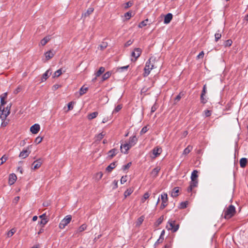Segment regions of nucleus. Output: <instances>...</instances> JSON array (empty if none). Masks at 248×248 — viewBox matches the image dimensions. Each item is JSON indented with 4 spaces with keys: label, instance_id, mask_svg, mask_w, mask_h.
<instances>
[{
    "label": "nucleus",
    "instance_id": "obj_52",
    "mask_svg": "<svg viewBox=\"0 0 248 248\" xmlns=\"http://www.w3.org/2000/svg\"><path fill=\"white\" fill-rule=\"evenodd\" d=\"M5 99H4L3 97H0V111H1L2 107L5 105L6 103V102L5 101Z\"/></svg>",
    "mask_w": 248,
    "mask_h": 248
},
{
    "label": "nucleus",
    "instance_id": "obj_56",
    "mask_svg": "<svg viewBox=\"0 0 248 248\" xmlns=\"http://www.w3.org/2000/svg\"><path fill=\"white\" fill-rule=\"evenodd\" d=\"M149 196L150 195L148 192H146L145 193H144L143 195V199H142V202H144L145 200L149 198Z\"/></svg>",
    "mask_w": 248,
    "mask_h": 248
},
{
    "label": "nucleus",
    "instance_id": "obj_17",
    "mask_svg": "<svg viewBox=\"0 0 248 248\" xmlns=\"http://www.w3.org/2000/svg\"><path fill=\"white\" fill-rule=\"evenodd\" d=\"M93 11L94 8L93 7H89L86 12L82 14V18L83 17H86L89 16V15H91L93 12Z\"/></svg>",
    "mask_w": 248,
    "mask_h": 248
},
{
    "label": "nucleus",
    "instance_id": "obj_12",
    "mask_svg": "<svg viewBox=\"0 0 248 248\" xmlns=\"http://www.w3.org/2000/svg\"><path fill=\"white\" fill-rule=\"evenodd\" d=\"M138 141V139L137 138L136 136H133L132 137H130L129 139V141L127 142L129 145L130 146L133 147L134 146L137 142Z\"/></svg>",
    "mask_w": 248,
    "mask_h": 248
},
{
    "label": "nucleus",
    "instance_id": "obj_53",
    "mask_svg": "<svg viewBox=\"0 0 248 248\" xmlns=\"http://www.w3.org/2000/svg\"><path fill=\"white\" fill-rule=\"evenodd\" d=\"M122 105H118V106H117L115 107V109H114L113 113L118 112L122 109Z\"/></svg>",
    "mask_w": 248,
    "mask_h": 248
},
{
    "label": "nucleus",
    "instance_id": "obj_34",
    "mask_svg": "<svg viewBox=\"0 0 248 248\" xmlns=\"http://www.w3.org/2000/svg\"><path fill=\"white\" fill-rule=\"evenodd\" d=\"M198 180H191L190 183V186H192V187L194 188L195 187H197L198 186Z\"/></svg>",
    "mask_w": 248,
    "mask_h": 248
},
{
    "label": "nucleus",
    "instance_id": "obj_62",
    "mask_svg": "<svg viewBox=\"0 0 248 248\" xmlns=\"http://www.w3.org/2000/svg\"><path fill=\"white\" fill-rule=\"evenodd\" d=\"M204 114L206 117H209L211 115V112L209 110H206L204 111Z\"/></svg>",
    "mask_w": 248,
    "mask_h": 248
},
{
    "label": "nucleus",
    "instance_id": "obj_9",
    "mask_svg": "<svg viewBox=\"0 0 248 248\" xmlns=\"http://www.w3.org/2000/svg\"><path fill=\"white\" fill-rule=\"evenodd\" d=\"M142 50L140 48H136L134 49V51H133L131 53V56L135 58L136 60L141 55Z\"/></svg>",
    "mask_w": 248,
    "mask_h": 248
},
{
    "label": "nucleus",
    "instance_id": "obj_26",
    "mask_svg": "<svg viewBox=\"0 0 248 248\" xmlns=\"http://www.w3.org/2000/svg\"><path fill=\"white\" fill-rule=\"evenodd\" d=\"M165 234V230H163L161 232L160 235L159 236V239L155 242V245H156L158 243H162L164 240V235Z\"/></svg>",
    "mask_w": 248,
    "mask_h": 248
},
{
    "label": "nucleus",
    "instance_id": "obj_23",
    "mask_svg": "<svg viewBox=\"0 0 248 248\" xmlns=\"http://www.w3.org/2000/svg\"><path fill=\"white\" fill-rule=\"evenodd\" d=\"M247 159L246 158H242L240 160V166L241 168H245L247 164Z\"/></svg>",
    "mask_w": 248,
    "mask_h": 248
},
{
    "label": "nucleus",
    "instance_id": "obj_29",
    "mask_svg": "<svg viewBox=\"0 0 248 248\" xmlns=\"http://www.w3.org/2000/svg\"><path fill=\"white\" fill-rule=\"evenodd\" d=\"M88 90V88L85 86H83L79 90V93L80 95H82L85 93Z\"/></svg>",
    "mask_w": 248,
    "mask_h": 248
},
{
    "label": "nucleus",
    "instance_id": "obj_54",
    "mask_svg": "<svg viewBox=\"0 0 248 248\" xmlns=\"http://www.w3.org/2000/svg\"><path fill=\"white\" fill-rule=\"evenodd\" d=\"M131 164V162H129L126 165H124L122 168L123 170H128L130 167Z\"/></svg>",
    "mask_w": 248,
    "mask_h": 248
},
{
    "label": "nucleus",
    "instance_id": "obj_31",
    "mask_svg": "<svg viewBox=\"0 0 248 248\" xmlns=\"http://www.w3.org/2000/svg\"><path fill=\"white\" fill-rule=\"evenodd\" d=\"M98 112L96 111L90 113L88 115V118L89 120H92V119L96 118L97 117V116L98 115Z\"/></svg>",
    "mask_w": 248,
    "mask_h": 248
},
{
    "label": "nucleus",
    "instance_id": "obj_3",
    "mask_svg": "<svg viewBox=\"0 0 248 248\" xmlns=\"http://www.w3.org/2000/svg\"><path fill=\"white\" fill-rule=\"evenodd\" d=\"M11 106V104H10L5 108H3L2 109H1V111H0V118L2 121L4 120L9 115Z\"/></svg>",
    "mask_w": 248,
    "mask_h": 248
},
{
    "label": "nucleus",
    "instance_id": "obj_58",
    "mask_svg": "<svg viewBox=\"0 0 248 248\" xmlns=\"http://www.w3.org/2000/svg\"><path fill=\"white\" fill-rule=\"evenodd\" d=\"M42 139H43V138H42V137H37L35 139L34 142H35L36 144H39V143H40L42 141Z\"/></svg>",
    "mask_w": 248,
    "mask_h": 248
},
{
    "label": "nucleus",
    "instance_id": "obj_25",
    "mask_svg": "<svg viewBox=\"0 0 248 248\" xmlns=\"http://www.w3.org/2000/svg\"><path fill=\"white\" fill-rule=\"evenodd\" d=\"M198 171L197 170H194L191 175V180H198Z\"/></svg>",
    "mask_w": 248,
    "mask_h": 248
},
{
    "label": "nucleus",
    "instance_id": "obj_49",
    "mask_svg": "<svg viewBox=\"0 0 248 248\" xmlns=\"http://www.w3.org/2000/svg\"><path fill=\"white\" fill-rule=\"evenodd\" d=\"M133 4V1H129L124 4V8L125 9H127L129 7H130L131 6H132Z\"/></svg>",
    "mask_w": 248,
    "mask_h": 248
},
{
    "label": "nucleus",
    "instance_id": "obj_6",
    "mask_svg": "<svg viewBox=\"0 0 248 248\" xmlns=\"http://www.w3.org/2000/svg\"><path fill=\"white\" fill-rule=\"evenodd\" d=\"M162 203L160 206V209H163L167 205L168 195L166 193H163L161 196Z\"/></svg>",
    "mask_w": 248,
    "mask_h": 248
},
{
    "label": "nucleus",
    "instance_id": "obj_10",
    "mask_svg": "<svg viewBox=\"0 0 248 248\" xmlns=\"http://www.w3.org/2000/svg\"><path fill=\"white\" fill-rule=\"evenodd\" d=\"M40 129V126L38 124H34L30 128L31 132L34 134H36L38 133Z\"/></svg>",
    "mask_w": 248,
    "mask_h": 248
},
{
    "label": "nucleus",
    "instance_id": "obj_8",
    "mask_svg": "<svg viewBox=\"0 0 248 248\" xmlns=\"http://www.w3.org/2000/svg\"><path fill=\"white\" fill-rule=\"evenodd\" d=\"M29 148L30 147L28 146L26 149H24L23 151L20 152L19 157L22 158H25L28 157L31 153V151H30Z\"/></svg>",
    "mask_w": 248,
    "mask_h": 248
},
{
    "label": "nucleus",
    "instance_id": "obj_38",
    "mask_svg": "<svg viewBox=\"0 0 248 248\" xmlns=\"http://www.w3.org/2000/svg\"><path fill=\"white\" fill-rule=\"evenodd\" d=\"M163 219H164V216H161L160 217H159L158 218V219L156 221L155 225L156 226L160 225L162 223Z\"/></svg>",
    "mask_w": 248,
    "mask_h": 248
},
{
    "label": "nucleus",
    "instance_id": "obj_64",
    "mask_svg": "<svg viewBox=\"0 0 248 248\" xmlns=\"http://www.w3.org/2000/svg\"><path fill=\"white\" fill-rule=\"evenodd\" d=\"M19 199L20 197L19 196L16 197L13 200V202L16 204L18 202Z\"/></svg>",
    "mask_w": 248,
    "mask_h": 248
},
{
    "label": "nucleus",
    "instance_id": "obj_30",
    "mask_svg": "<svg viewBox=\"0 0 248 248\" xmlns=\"http://www.w3.org/2000/svg\"><path fill=\"white\" fill-rule=\"evenodd\" d=\"M108 46V43L105 42H103L100 44L98 46V48L99 49L101 50H103L104 49H105Z\"/></svg>",
    "mask_w": 248,
    "mask_h": 248
},
{
    "label": "nucleus",
    "instance_id": "obj_36",
    "mask_svg": "<svg viewBox=\"0 0 248 248\" xmlns=\"http://www.w3.org/2000/svg\"><path fill=\"white\" fill-rule=\"evenodd\" d=\"M144 219L143 216H141L138 219V221L136 223V226H140L143 222Z\"/></svg>",
    "mask_w": 248,
    "mask_h": 248
},
{
    "label": "nucleus",
    "instance_id": "obj_55",
    "mask_svg": "<svg viewBox=\"0 0 248 248\" xmlns=\"http://www.w3.org/2000/svg\"><path fill=\"white\" fill-rule=\"evenodd\" d=\"M132 16V12H130V11H129L128 12H126V13H125L124 14V16L127 19H129Z\"/></svg>",
    "mask_w": 248,
    "mask_h": 248
},
{
    "label": "nucleus",
    "instance_id": "obj_20",
    "mask_svg": "<svg viewBox=\"0 0 248 248\" xmlns=\"http://www.w3.org/2000/svg\"><path fill=\"white\" fill-rule=\"evenodd\" d=\"M105 69L104 67H100L99 70L95 73V78L93 80H95L97 77H99L105 72Z\"/></svg>",
    "mask_w": 248,
    "mask_h": 248
},
{
    "label": "nucleus",
    "instance_id": "obj_46",
    "mask_svg": "<svg viewBox=\"0 0 248 248\" xmlns=\"http://www.w3.org/2000/svg\"><path fill=\"white\" fill-rule=\"evenodd\" d=\"M205 95V94H201L200 96L201 102L203 104H205L207 102V99L205 98H204Z\"/></svg>",
    "mask_w": 248,
    "mask_h": 248
},
{
    "label": "nucleus",
    "instance_id": "obj_42",
    "mask_svg": "<svg viewBox=\"0 0 248 248\" xmlns=\"http://www.w3.org/2000/svg\"><path fill=\"white\" fill-rule=\"evenodd\" d=\"M104 136L105 134H104L102 132L99 133L96 136V140H101L104 138Z\"/></svg>",
    "mask_w": 248,
    "mask_h": 248
},
{
    "label": "nucleus",
    "instance_id": "obj_16",
    "mask_svg": "<svg viewBox=\"0 0 248 248\" xmlns=\"http://www.w3.org/2000/svg\"><path fill=\"white\" fill-rule=\"evenodd\" d=\"M172 15L171 13L167 14L164 18V23L166 24H169L172 18Z\"/></svg>",
    "mask_w": 248,
    "mask_h": 248
},
{
    "label": "nucleus",
    "instance_id": "obj_13",
    "mask_svg": "<svg viewBox=\"0 0 248 248\" xmlns=\"http://www.w3.org/2000/svg\"><path fill=\"white\" fill-rule=\"evenodd\" d=\"M17 177L15 173H12L9 175V184L10 185H13L16 181Z\"/></svg>",
    "mask_w": 248,
    "mask_h": 248
},
{
    "label": "nucleus",
    "instance_id": "obj_27",
    "mask_svg": "<svg viewBox=\"0 0 248 248\" xmlns=\"http://www.w3.org/2000/svg\"><path fill=\"white\" fill-rule=\"evenodd\" d=\"M50 70H47L42 76V81L46 80L51 75V73L49 72Z\"/></svg>",
    "mask_w": 248,
    "mask_h": 248
},
{
    "label": "nucleus",
    "instance_id": "obj_60",
    "mask_svg": "<svg viewBox=\"0 0 248 248\" xmlns=\"http://www.w3.org/2000/svg\"><path fill=\"white\" fill-rule=\"evenodd\" d=\"M157 107L156 104H155L151 108V113H152L154 112L157 109Z\"/></svg>",
    "mask_w": 248,
    "mask_h": 248
},
{
    "label": "nucleus",
    "instance_id": "obj_50",
    "mask_svg": "<svg viewBox=\"0 0 248 248\" xmlns=\"http://www.w3.org/2000/svg\"><path fill=\"white\" fill-rule=\"evenodd\" d=\"M48 219H41V221L38 222V224L40 225H42V227H44V226L48 222Z\"/></svg>",
    "mask_w": 248,
    "mask_h": 248
},
{
    "label": "nucleus",
    "instance_id": "obj_51",
    "mask_svg": "<svg viewBox=\"0 0 248 248\" xmlns=\"http://www.w3.org/2000/svg\"><path fill=\"white\" fill-rule=\"evenodd\" d=\"M62 70L61 69L57 70L54 74L53 77H58L62 74Z\"/></svg>",
    "mask_w": 248,
    "mask_h": 248
},
{
    "label": "nucleus",
    "instance_id": "obj_37",
    "mask_svg": "<svg viewBox=\"0 0 248 248\" xmlns=\"http://www.w3.org/2000/svg\"><path fill=\"white\" fill-rule=\"evenodd\" d=\"M148 21V19H146L145 20H143L141 21L139 24V28H142L145 26L147 25V22Z\"/></svg>",
    "mask_w": 248,
    "mask_h": 248
},
{
    "label": "nucleus",
    "instance_id": "obj_35",
    "mask_svg": "<svg viewBox=\"0 0 248 248\" xmlns=\"http://www.w3.org/2000/svg\"><path fill=\"white\" fill-rule=\"evenodd\" d=\"M188 204V202L187 201H185V202H182L180 203L179 206V208L180 209H184V208H186V207H187V205Z\"/></svg>",
    "mask_w": 248,
    "mask_h": 248
},
{
    "label": "nucleus",
    "instance_id": "obj_48",
    "mask_svg": "<svg viewBox=\"0 0 248 248\" xmlns=\"http://www.w3.org/2000/svg\"><path fill=\"white\" fill-rule=\"evenodd\" d=\"M74 104H75V103L72 101L69 102L67 105V110H66V111H68L69 110L72 109L73 108V105Z\"/></svg>",
    "mask_w": 248,
    "mask_h": 248
},
{
    "label": "nucleus",
    "instance_id": "obj_32",
    "mask_svg": "<svg viewBox=\"0 0 248 248\" xmlns=\"http://www.w3.org/2000/svg\"><path fill=\"white\" fill-rule=\"evenodd\" d=\"M133 190H134L133 188H128L124 193L125 198L131 195L132 193L133 192Z\"/></svg>",
    "mask_w": 248,
    "mask_h": 248
},
{
    "label": "nucleus",
    "instance_id": "obj_28",
    "mask_svg": "<svg viewBox=\"0 0 248 248\" xmlns=\"http://www.w3.org/2000/svg\"><path fill=\"white\" fill-rule=\"evenodd\" d=\"M111 75V72L108 71L105 73L102 77V81H104L108 78Z\"/></svg>",
    "mask_w": 248,
    "mask_h": 248
},
{
    "label": "nucleus",
    "instance_id": "obj_43",
    "mask_svg": "<svg viewBox=\"0 0 248 248\" xmlns=\"http://www.w3.org/2000/svg\"><path fill=\"white\" fill-rule=\"evenodd\" d=\"M87 225L85 224H82L79 227H78V232H82L83 231L86 230Z\"/></svg>",
    "mask_w": 248,
    "mask_h": 248
},
{
    "label": "nucleus",
    "instance_id": "obj_14",
    "mask_svg": "<svg viewBox=\"0 0 248 248\" xmlns=\"http://www.w3.org/2000/svg\"><path fill=\"white\" fill-rule=\"evenodd\" d=\"M42 164V161L41 158H39L33 162L32 163L33 168L34 170L39 168Z\"/></svg>",
    "mask_w": 248,
    "mask_h": 248
},
{
    "label": "nucleus",
    "instance_id": "obj_57",
    "mask_svg": "<svg viewBox=\"0 0 248 248\" xmlns=\"http://www.w3.org/2000/svg\"><path fill=\"white\" fill-rule=\"evenodd\" d=\"M148 131V128L146 126H144L141 130L140 132V135H142Z\"/></svg>",
    "mask_w": 248,
    "mask_h": 248
},
{
    "label": "nucleus",
    "instance_id": "obj_47",
    "mask_svg": "<svg viewBox=\"0 0 248 248\" xmlns=\"http://www.w3.org/2000/svg\"><path fill=\"white\" fill-rule=\"evenodd\" d=\"M8 156L6 155H3L0 158V160L1 161V163H0V166L2 165L8 159Z\"/></svg>",
    "mask_w": 248,
    "mask_h": 248
},
{
    "label": "nucleus",
    "instance_id": "obj_24",
    "mask_svg": "<svg viewBox=\"0 0 248 248\" xmlns=\"http://www.w3.org/2000/svg\"><path fill=\"white\" fill-rule=\"evenodd\" d=\"M178 192H179V187H175L171 193V196L173 197H176L178 196Z\"/></svg>",
    "mask_w": 248,
    "mask_h": 248
},
{
    "label": "nucleus",
    "instance_id": "obj_33",
    "mask_svg": "<svg viewBox=\"0 0 248 248\" xmlns=\"http://www.w3.org/2000/svg\"><path fill=\"white\" fill-rule=\"evenodd\" d=\"M192 149V147L190 145H188L186 148H185L183 151L184 155H187L189 154Z\"/></svg>",
    "mask_w": 248,
    "mask_h": 248
},
{
    "label": "nucleus",
    "instance_id": "obj_39",
    "mask_svg": "<svg viewBox=\"0 0 248 248\" xmlns=\"http://www.w3.org/2000/svg\"><path fill=\"white\" fill-rule=\"evenodd\" d=\"M128 67H129V65L118 67L117 68V71L123 72L124 70H127Z\"/></svg>",
    "mask_w": 248,
    "mask_h": 248
},
{
    "label": "nucleus",
    "instance_id": "obj_1",
    "mask_svg": "<svg viewBox=\"0 0 248 248\" xmlns=\"http://www.w3.org/2000/svg\"><path fill=\"white\" fill-rule=\"evenodd\" d=\"M235 212V207L231 204L224 209L222 217L226 219H229L234 215Z\"/></svg>",
    "mask_w": 248,
    "mask_h": 248
},
{
    "label": "nucleus",
    "instance_id": "obj_22",
    "mask_svg": "<svg viewBox=\"0 0 248 248\" xmlns=\"http://www.w3.org/2000/svg\"><path fill=\"white\" fill-rule=\"evenodd\" d=\"M51 36L50 35L46 36L42 39L41 41V45L44 46L46 45L47 43L50 40Z\"/></svg>",
    "mask_w": 248,
    "mask_h": 248
},
{
    "label": "nucleus",
    "instance_id": "obj_41",
    "mask_svg": "<svg viewBox=\"0 0 248 248\" xmlns=\"http://www.w3.org/2000/svg\"><path fill=\"white\" fill-rule=\"evenodd\" d=\"M232 43V40L229 39L225 41L224 43V46L225 47L230 46Z\"/></svg>",
    "mask_w": 248,
    "mask_h": 248
},
{
    "label": "nucleus",
    "instance_id": "obj_11",
    "mask_svg": "<svg viewBox=\"0 0 248 248\" xmlns=\"http://www.w3.org/2000/svg\"><path fill=\"white\" fill-rule=\"evenodd\" d=\"M118 153V149L116 148H113L110 151H109L108 153V158H109L110 159L112 158L114 156H115Z\"/></svg>",
    "mask_w": 248,
    "mask_h": 248
},
{
    "label": "nucleus",
    "instance_id": "obj_2",
    "mask_svg": "<svg viewBox=\"0 0 248 248\" xmlns=\"http://www.w3.org/2000/svg\"><path fill=\"white\" fill-rule=\"evenodd\" d=\"M167 228L169 230H171L172 232H174L179 229V225L176 224L175 220L170 219L168 221Z\"/></svg>",
    "mask_w": 248,
    "mask_h": 248
},
{
    "label": "nucleus",
    "instance_id": "obj_40",
    "mask_svg": "<svg viewBox=\"0 0 248 248\" xmlns=\"http://www.w3.org/2000/svg\"><path fill=\"white\" fill-rule=\"evenodd\" d=\"M184 95V93L183 92H180L179 94L175 97L174 100L176 102H178Z\"/></svg>",
    "mask_w": 248,
    "mask_h": 248
},
{
    "label": "nucleus",
    "instance_id": "obj_45",
    "mask_svg": "<svg viewBox=\"0 0 248 248\" xmlns=\"http://www.w3.org/2000/svg\"><path fill=\"white\" fill-rule=\"evenodd\" d=\"M219 31H218V32H217L215 34V40L216 42H217L219 39L221 37V34L219 32Z\"/></svg>",
    "mask_w": 248,
    "mask_h": 248
},
{
    "label": "nucleus",
    "instance_id": "obj_7",
    "mask_svg": "<svg viewBox=\"0 0 248 248\" xmlns=\"http://www.w3.org/2000/svg\"><path fill=\"white\" fill-rule=\"evenodd\" d=\"M131 148V146H130V145L127 143L125 142L124 144H121L120 149L121 152L124 154L128 153V151Z\"/></svg>",
    "mask_w": 248,
    "mask_h": 248
},
{
    "label": "nucleus",
    "instance_id": "obj_21",
    "mask_svg": "<svg viewBox=\"0 0 248 248\" xmlns=\"http://www.w3.org/2000/svg\"><path fill=\"white\" fill-rule=\"evenodd\" d=\"M116 162H113L111 163L106 168V171H108V172H111L112 170L116 167Z\"/></svg>",
    "mask_w": 248,
    "mask_h": 248
},
{
    "label": "nucleus",
    "instance_id": "obj_63",
    "mask_svg": "<svg viewBox=\"0 0 248 248\" xmlns=\"http://www.w3.org/2000/svg\"><path fill=\"white\" fill-rule=\"evenodd\" d=\"M206 93V84H205L203 87V89H202L201 94H205Z\"/></svg>",
    "mask_w": 248,
    "mask_h": 248
},
{
    "label": "nucleus",
    "instance_id": "obj_18",
    "mask_svg": "<svg viewBox=\"0 0 248 248\" xmlns=\"http://www.w3.org/2000/svg\"><path fill=\"white\" fill-rule=\"evenodd\" d=\"M162 152V149L159 147H156L153 149V154L154 155L155 157L159 155Z\"/></svg>",
    "mask_w": 248,
    "mask_h": 248
},
{
    "label": "nucleus",
    "instance_id": "obj_19",
    "mask_svg": "<svg viewBox=\"0 0 248 248\" xmlns=\"http://www.w3.org/2000/svg\"><path fill=\"white\" fill-rule=\"evenodd\" d=\"M160 168L159 167H157L155 168L151 171V175L153 177H156L158 175V173L159 171H160Z\"/></svg>",
    "mask_w": 248,
    "mask_h": 248
},
{
    "label": "nucleus",
    "instance_id": "obj_5",
    "mask_svg": "<svg viewBox=\"0 0 248 248\" xmlns=\"http://www.w3.org/2000/svg\"><path fill=\"white\" fill-rule=\"evenodd\" d=\"M72 219V216L71 215L66 216L59 224V228L61 229H63L65 226L69 224Z\"/></svg>",
    "mask_w": 248,
    "mask_h": 248
},
{
    "label": "nucleus",
    "instance_id": "obj_59",
    "mask_svg": "<svg viewBox=\"0 0 248 248\" xmlns=\"http://www.w3.org/2000/svg\"><path fill=\"white\" fill-rule=\"evenodd\" d=\"M127 181V176H123L122 177L121 179V183L122 184H124L125 182H126Z\"/></svg>",
    "mask_w": 248,
    "mask_h": 248
},
{
    "label": "nucleus",
    "instance_id": "obj_15",
    "mask_svg": "<svg viewBox=\"0 0 248 248\" xmlns=\"http://www.w3.org/2000/svg\"><path fill=\"white\" fill-rule=\"evenodd\" d=\"M55 54V51L50 50L45 53V56L46 60H49L53 57Z\"/></svg>",
    "mask_w": 248,
    "mask_h": 248
},
{
    "label": "nucleus",
    "instance_id": "obj_61",
    "mask_svg": "<svg viewBox=\"0 0 248 248\" xmlns=\"http://www.w3.org/2000/svg\"><path fill=\"white\" fill-rule=\"evenodd\" d=\"M133 41H132L131 40H129L124 44V46L127 47V46H130L133 43Z\"/></svg>",
    "mask_w": 248,
    "mask_h": 248
},
{
    "label": "nucleus",
    "instance_id": "obj_44",
    "mask_svg": "<svg viewBox=\"0 0 248 248\" xmlns=\"http://www.w3.org/2000/svg\"><path fill=\"white\" fill-rule=\"evenodd\" d=\"M16 230L15 228H13L10 230L7 233L8 237H11L16 232Z\"/></svg>",
    "mask_w": 248,
    "mask_h": 248
},
{
    "label": "nucleus",
    "instance_id": "obj_4",
    "mask_svg": "<svg viewBox=\"0 0 248 248\" xmlns=\"http://www.w3.org/2000/svg\"><path fill=\"white\" fill-rule=\"evenodd\" d=\"M151 59L148 60L147 62H146L145 67L144 68V73L143 74V76L144 77H147L150 73V71L152 69L154 68V65L151 64Z\"/></svg>",
    "mask_w": 248,
    "mask_h": 248
}]
</instances>
